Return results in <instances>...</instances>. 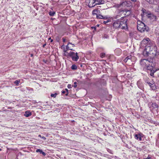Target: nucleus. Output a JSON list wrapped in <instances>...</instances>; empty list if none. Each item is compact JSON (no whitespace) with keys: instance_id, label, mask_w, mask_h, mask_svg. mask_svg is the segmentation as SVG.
I'll return each instance as SVG.
<instances>
[{"instance_id":"f257e3e1","label":"nucleus","mask_w":159,"mask_h":159,"mask_svg":"<svg viewBox=\"0 0 159 159\" xmlns=\"http://www.w3.org/2000/svg\"><path fill=\"white\" fill-rule=\"evenodd\" d=\"M122 19H118L115 21L113 24V26L116 29L119 28L125 29L127 26V20H122Z\"/></svg>"},{"instance_id":"f03ea898","label":"nucleus","mask_w":159,"mask_h":159,"mask_svg":"<svg viewBox=\"0 0 159 159\" xmlns=\"http://www.w3.org/2000/svg\"><path fill=\"white\" fill-rule=\"evenodd\" d=\"M145 49L149 52L150 54H152L153 55H157V47L155 44L152 43H149L147 44L145 46Z\"/></svg>"},{"instance_id":"7ed1b4c3","label":"nucleus","mask_w":159,"mask_h":159,"mask_svg":"<svg viewBox=\"0 0 159 159\" xmlns=\"http://www.w3.org/2000/svg\"><path fill=\"white\" fill-rule=\"evenodd\" d=\"M137 29L139 31L141 32H144L145 31H148L149 30L148 27L142 22H140V24L138 25Z\"/></svg>"},{"instance_id":"20e7f679","label":"nucleus","mask_w":159,"mask_h":159,"mask_svg":"<svg viewBox=\"0 0 159 159\" xmlns=\"http://www.w3.org/2000/svg\"><path fill=\"white\" fill-rule=\"evenodd\" d=\"M154 64L149 63V65L147 66L146 68L148 72L150 73V75L152 76L154 75V73L156 71V70H154Z\"/></svg>"},{"instance_id":"39448f33","label":"nucleus","mask_w":159,"mask_h":159,"mask_svg":"<svg viewBox=\"0 0 159 159\" xmlns=\"http://www.w3.org/2000/svg\"><path fill=\"white\" fill-rule=\"evenodd\" d=\"M67 53V57H71L73 61H77L79 59V57L78 55L77 52L75 53L74 52H70Z\"/></svg>"},{"instance_id":"423d86ee","label":"nucleus","mask_w":159,"mask_h":159,"mask_svg":"<svg viewBox=\"0 0 159 159\" xmlns=\"http://www.w3.org/2000/svg\"><path fill=\"white\" fill-rule=\"evenodd\" d=\"M152 63V60L150 59V60H148L146 59H143L141 60L140 63L141 65L145 69L147 66L149 65V63Z\"/></svg>"},{"instance_id":"0eeeda50","label":"nucleus","mask_w":159,"mask_h":159,"mask_svg":"<svg viewBox=\"0 0 159 159\" xmlns=\"http://www.w3.org/2000/svg\"><path fill=\"white\" fill-rule=\"evenodd\" d=\"M118 7L122 6L123 7L126 8L127 7H131L132 6V4L129 1H125L120 2L118 5Z\"/></svg>"},{"instance_id":"6e6552de","label":"nucleus","mask_w":159,"mask_h":159,"mask_svg":"<svg viewBox=\"0 0 159 159\" xmlns=\"http://www.w3.org/2000/svg\"><path fill=\"white\" fill-rule=\"evenodd\" d=\"M143 15L145 14L147 16L148 18H150L153 17L154 18V20H156L157 17L156 16H155L153 14L151 13L148 11H147L145 9H143L142 10Z\"/></svg>"},{"instance_id":"1a4fd4ad","label":"nucleus","mask_w":159,"mask_h":159,"mask_svg":"<svg viewBox=\"0 0 159 159\" xmlns=\"http://www.w3.org/2000/svg\"><path fill=\"white\" fill-rule=\"evenodd\" d=\"M125 11L124 10V9L122 10L121 9H120L119 10L117 15L115 17V18L116 19H117V18H118L120 16H122V17L121 18V19H122V20L123 18L125 17L124 16H123V14H124V12H125Z\"/></svg>"},{"instance_id":"9d476101","label":"nucleus","mask_w":159,"mask_h":159,"mask_svg":"<svg viewBox=\"0 0 159 159\" xmlns=\"http://www.w3.org/2000/svg\"><path fill=\"white\" fill-rule=\"evenodd\" d=\"M86 1L88 3V6L89 7H92L95 6V0H86Z\"/></svg>"},{"instance_id":"9b49d317","label":"nucleus","mask_w":159,"mask_h":159,"mask_svg":"<svg viewBox=\"0 0 159 159\" xmlns=\"http://www.w3.org/2000/svg\"><path fill=\"white\" fill-rule=\"evenodd\" d=\"M146 83L148 84L152 88V89L154 90L156 89L155 84L152 81L150 82L146 81Z\"/></svg>"},{"instance_id":"f8f14e48","label":"nucleus","mask_w":159,"mask_h":159,"mask_svg":"<svg viewBox=\"0 0 159 159\" xmlns=\"http://www.w3.org/2000/svg\"><path fill=\"white\" fill-rule=\"evenodd\" d=\"M70 45L72 46V47H74L75 46V45L74 44H72L70 43H68L67 45L66 46V50L65 49H64V51L65 52H66V51L68 50H72L73 49L72 48H71V46Z\"/></svg>"},{"instance_id":"ddd939ff","label":"nucleus","mask_w":159,"mask_h":159,"mask_svg":"<svg viewBox=\"0 0 159 159\" xmlns=\"http://www.w3.org/2000/svg\"><path fill=\"white\" fill-rule=\"evenodd\" d=\"M150 41V40L148 38L143 39V40L141 41V44H148L149 43H151L150 42H149Z\"/></svg>"},{"instance_id":"4468645a","label":"nucleus","mask_w":159,"mask_h":159,"mask_svg":"<svg viewBox=\"0 0 159 159\" xmlns=\"http://www.w3.org/2000/svg\"><path fill=\"white\" fill-rule=\"evenodd\" d=\"M97 11H93V14L94 15H96V17L98 19H105V17H104L103 16L100 14H98L95 12Z\"/></svg>"},{"instance_id":"2eb2a0df","label":"nucleus","mask_w":159,"mask_h":159,"mask_svg":"<svg viewBox=\"0 0 159 159\" xmlns=\"http://www.w3.org/2000/svg\"><path fill=\"white\" fill-rule=\"evenodd\" d=\"M124 10L125 11V12H124V14H123V16H124V17L128 16L131 14V11L130 10L127 9H124Z\"/></svg>"},{"instance_id":"dca6fc26","label":"nucleus","mask_w":159,"mask_h":159,"mask_svg":"<svg viewBox=\"0 0 159 159\" xmlns=\"http://www.w3.org/2000/svg\"><path fill=\"white\" fill-rule=\"evenodd\" d=\"M132 58V57L131 55L128 56L124 60V61L126 62L128 60L131 61Z\"/></svg>"},{"instance_id":"f3484780","label":"nucleus","mask_w":159,"mask_h":159,"mask_svg":"<svg viewBox=\"0 0 159 159\" xmlns=\"http://www.w3.org/2000/svg\"><path fill=\"white\" fill-rule=\"evenodd\" d=\"M31 112H30V111H26L25 112V113L24 114V116L26 117H28L29 116H31Z\"/></svg>"},{"instance_id":"a211bd4d","label":"nucleus","mask_w":159,"mask_h":159,"mask_svg":"<svg viewBox=\"0 0 159 159\" xmlns=\"http://www.w3.org/2000/svg\"><path fill=\"white\" fill-rule=\"evenodd\" d=\"M36 152H39L40 154H42L43 156H45L46 155V153L43 152V151L40 149H37L36 150Z\"/></svg>"},{"instance_id":"6ab92c4d","label":"nucleus","mask_w":159,"mask_h":159,"mask_svg":"<svg viewBox=\"0 0 159 159\" xmlns=\"http://www.w3.org/2000/svg\"><path fill=\"white\" fill-rule=\"evenodd\" d=\"M135 138L136 139L139 140L140 141L142 140V138L139 134H135Z\"/></svg>"},{"instance_id":"aec40b11","label":"nucleus","mask_w":159,"mask_h":159,"mask_svg":"<svg viewBox=\"0 0 159 159\" xmlns=\"http://www.w3.org/2000/svg\"><path fill=\"white\" fill-rule=\"evenodd\" d=\"M55 14V11H50L49 12V15L50 16H53Z\"/></svg>"},{"instance_id":"412c9836","label":"nucleus","mask_w":159,"mask_h":159,"mask_svg":"<svg viewBox=\"0 0 159 159\" xmlns=\"http://www.w3.org/2000/svg\"><path fill=\"white\" fill-rule=\"evenodd\" d=\"M154 0H146V1L150 4H153L154 2Z\"/></svg>"},{"instance_id":"4be33fe9","label":"nucleus","mask_w":159,"mask_h":159,"mask_svg":"<svg viewBox=\"0 0 159 159\" xmlns=\"http://www.w3.org/2000/svg\"><path fill=\"white\" fill-rule=\"evenodd\" d=\"M57 94L56 93H54V94H51V97H53L54 98H55L57 96Z\"/></svg>"},{"instance_id":"5701e85b","label":"nucleus","mask_w":159,"mask_h":159,"mask_svg":"<svg viewBox=\"0 0 159 159\" xmlns=\"http://www.w3.org/2000/svg\"><path fill=\"white\" fill-rule=\"evenodd\" d=\"M71 68L73 70H75L77 69V66L75 65H73L71 66Z\"/></svg>"},{"instance_id":"b1692460","label":"nucleus","mask_w":159,"mask_h":159,"mask_svg":"<svg viewBox=\"0 0 159 159\" xmlns=\"http://www.w3.org/2000/svg\"><path fill=\"white\" fill-rule=\"evenodd\" d=\"M20 82V81L19 80H16L14 81V83L16 85H18L19 84Z\"/></svg>"},{"instance_id":"393cba45","label":"nucleus","mask_w":159,"mask_h":159,"mask_svg":"<svg viewBox=\"0 0 159 159\" xmlns=\"http://www.w3.org/2000/svg\"><path fill=\"white\" fill-rule=\"evenodd\" d=\"M152 106L153 107H155V108H157L158 107L157 105L155 103H152Z\"/></svg>"},{"instance_id":"a878e982","label":"nucleus","mask_w":159,"mask_h":159,"mask_svg":"<svg viewBox=\"0 0 159 159\" xmlns=\"http://www.w3.org/2000/svg\"><path fill=\"white\" fill-rule=\"evenodd\" d=\"M100 0H95V6L98 4H100Z\"/></svg>"},{"instance_id":"bb28decb","label":"nucleus","mask_w":159,"mask_h":159,"mask_svg":"<svg viewBox=\"0 0 159 159\" xmlns=\"http://www.w3.org/2000/svg\"><path fill=\"white\" fill-rule=\"evenodd\" d=\"M105 53H102L100 54V57L102 58H103L105 56Z\"/></svg>"},{"instance_id":"cd10ccee","label":"nucleus","mask_w":159,"mask_h":159,"mask_svg":"<svg viewBox=\"0 0 159 159\" xmlns=\"http://www.w3.org/2000/svg\"><path fill=\"white\" fill-rule=\"evenodd\" d=\"M105 1H104V0H100V4H103L105 2Z\"/></svg>"},{"instance_id":"c85d7f7f","label":"nucleus","mask_w":159,"mask_h":159,"mask_svg":"<svg viewBox=\"0 0 159 159\" xmlns=\"http://www.w3.org/2000/svg\"><path fill=\"white\" fill-rule=\"evenodd\" d=\"M74 84V85H73V87L75 88H76L77 86V83L76 82H75Z\"/></svg>"},{"instance_id":"c756f323","label":"nucleus","mask_w":159,"mask_h":159,"mask_svg":"<svg viewBox=\"0 0 159 159\" xmlns=\"http://www.w3.org/2000/svg\"><path fill=\"white\" fill-rule=\"evenodd\" d=\"M65 91H66V94H65L66 95V96L68 94V90L67 89H65Z\"/></svg>"},{"instance_id":"7c9ffc66","label":"nucleus","mask_w":159,"mask_h":159,"mask_svg":"<svg viewBox=\"0 0 159 159\" xmlns=\"http://www.w3.org/2000/svg\"><path fill=\"white\" fill-rule=\"evenodd\" d=\"M110 21V20L109 19L107 20L106 21H104L103 23L105 24H106L107 23H108Z\"/></svg>"},{"instance_id":"2f4dec72","label":"nucleus","mask_w":159,"mask_h":159,"mask_svg":"<svg viewBox=\"0 0 159 159\" xmlns=\"http://www.w3.org/2000/svg\"><path fill=\"white\" fill-rule=\"evenodd\" d=\"M67 87L69 89H70L71 88V85L70 84L68 85Z\"/></svg>"},{"instance_id":"473e14b6","label":"nucleus","mask_w":159,"mask_h":159,"mask_svg":"<svg viewBox=\"0 0 159 159\" xmlns=\"http://www.w3.org/2000/svg\"><path fill=\"white\" fill-rule=\"evenodd\" d=\"M66 93V91L65 90H63L62 91V93L63 94H64Z\"/></svg>"},{"instance_id":"72a5a7b5","label":"nucleus","mask_w":159,"mask_h":159,"mask_svg":"<svg viewBox=\"0 0 159 159\" xmlns=\"http://www.w3.org/2000/svg\"><path fill=\"white\" fill-rule=\"evenodd\" d=\"M41 138L43 139L44 140H45L46 139V138L45 137L43 136L41 137Z\"/></svg>"},{"instance_id":"f704fd0d","label":"nucleus","mask_w":159,"mask_h":159,"mask_svg":"<svg viewBox=\"0 0 159 159\" xmlns=\"http://www.w3.org/2000/svg\"><path fill=\"white\" fill-rule=\"evenodd\" d=\"M62 40H63V41L64 42H65V41H66V39H65L64 38H62Z\"/></svg>"},{"instance_id":"c9c22d12","label":"nucleus","mask_w":159,"mask_h":159,"mask_svg":"<svg viewBox=\"0 0 159 159\" xmlns=\"http://www.w3.org/2000/svg\"><path fill=\"white\" fill-rule=\"evenodd\" d=\"M92 29H94V30H96V27H95L93 26L91 27Z\"/></svg>"},{"instance_id":"e433bc0d","label":"nucleus","mask_w":159,"mask_h":159,"mask_svg":"<svg viewBox=\"0 0 159 159\" xmlns=\"http://www.w3.org/2000/svg\"><path fill=\"white\" fill-rule=\"evenodd\" d=\"M144 159H151V158H150V157H148L147 158Z\"/></svg>"},{"instance_id":"4c0bfd02","label":"nucleus","mask_w":159,"mask_h":159,"mask_svg":"<svg viewBox=\"0 0 159 159\" xmlns=\"http://www.w3.org/2000/svg\"><path fill=\"white\" fill-rule=\"evenodd\" d=\"M134 2H135L136 1V0H131Z\"/></svg>"},{"instance_id":"58836bf2","label":"nucleus","mask_w":159,"mask_h":159,"mask_svg":"<svg viewBox=\"0 0 159 159\" xmlns=\"http://www.w3.org/2000/svg\"><path fill=\"white\" fill-rule=\"evenodd\" d=\"M33 56V54H31V57H32Z\"/></svg>"},{"instance_id":"ea45409f","label":"nucleus","mask_w":159,"mask_h":159,"mask_svg":"<svg viewBox=\"0 0 159 159\" xmlns=\"http://www.w3.org/2000/svg\"><path fill=\"white\" fill-rule=\"evenodd\" d=\"M39 137H41V138L42 137H41V135H39Z\"/></svg>"},{"instance_id":"a19ab883","label":"nucleus","mask_w":159,"mask_h":159,"mask_svg":"<svg viewBox=\"0 0 159 159\" xmlns=\"http://www.w3.org/2000/svg\"><path fill=\"white\" fill-rule=\"evenodd\" d=\"M99 26V25H98H98H97V26H98V27Z\"/></svg>"},{"instance_id":"79ce46f5","label":"nucleus","mask_w":159,"mask_h":159,"mask_svg":"<svg viewBox=\"0 0 159 159\" xmlns=\"http://www.w3.org/2000/svg\"><path fill=\"white\" fill-rule=\"evenodd\" d=\"M52 41H53V40L52 39H51V42H52Z\"/></svg>"},{"instance_id":"37998d69","label":"nucleus","mask_w":159,"mask_h":159,"mask_svg":"<svg viewBox=\"0 0 159 159\" xmlns=\"http://www.w3.org/2000/svg\"><path fill=\"white\" fill-rule=\"evenodd\" d=\"M45 45H46V44H44V45H43V47H44V46H45Z\"/></svg>"},{"instance_id":"c03bdc74","label":"nucleus","mask_w":159,"mask_h":159,"mask_svg":"<svg viewBox=\"0 0 159 159\" xmlns=\"http://www.w3.org/2000/svg\"><path fill=\"white\" fill-rule=\"evenodd\" d=\"M51 39V38H49V39Z\"/></svg>"},{"instance_id":"a18cd8bd","label":"nucleus","mask_w":159,"mask_h":159,"mask_svg":"<svg viewBox=\"0 0 159 159\" xmlns=\"http://www.w3.org/2000/svg\"><path fill=\"white\" fill-rule=\"evenodd\" d=\"M70 46H71V47H72V46H71V45H70Z\"/></svg>"}]
</instances>
